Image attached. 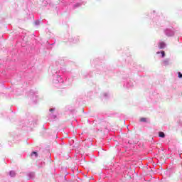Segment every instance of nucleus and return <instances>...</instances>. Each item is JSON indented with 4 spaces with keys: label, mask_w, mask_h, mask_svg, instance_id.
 <instances>
[{
    "label": "nucleus",
    "mask_w": 182,
    "mask_h": 182,
    "mask_svg": "<svg viewBox=\"0 0 182 182\" xmlns=\"http://www.w3.org/2000/svg\"><path fill=\"white\" fill-rule=\"evenodd\" d=\"M159 49H164L166 48V43L160 42L159 45Z\"/></svg>",
    "instance_id": "7ed1b4c3"
},
{
    "label": "nucleus",
    "mask_w": 182,
    "mask_h": 182,
    "mask_svg": "<svg viewBox=\"0 0 182 182\" xmlns=\"http://www.w3.org/2000/svg\"><path fill=\"white\" fill-rule=\"evenodd\" d=\"M127 86V87H132V85L128 84Z\"/></svg>",
    "instance_id": "2eb2a0df"
},
{
    "label": "nucleus",
    "mask_w": 182,
    "mask_h": 182,
    "mask_svg": "<svg viewBox=\"0 0 182 182\" xmlns=\"http://www.w3.org/2000/svg\"><path fill=\"white\" fill-rule=\"evenodd\" d=\"M53 83H63V80L62 79V77L58 75H53Z\"/></svg>",
    "instance_id": "f257e3e1"
},
{
    "label": "nucleus",
    "mask_w": 182,
    "mask_h": 182,
    "mask_svg": "<svg viewBox=\"0 0 182 182\" xmlns=\"http://www.w3.org/2000/svg\"><path fill=\"white\" fill-rule=\"evenodd\" d=\"M159 53H160V52H157V54L159 55Z\"/></svg>",
    "instance_id": "f3484780"
},
{
    "label": "nucleus",
    "mask_w": 182,
    "mask_h": 182,
    "mask_svg": "<svg viewBox=\"0 0 182 182\" xmlns=\"http://www.w3.org/2000/svg\"><path fill=\"white\" fill-rule=\"evenodd\" d=\"M9 176H11V177H15L16 176V173H15V171H11Z\"/></svg>",
    "instance_id": "423d86ee"
},
{
    "label": "nucleus",
    "mask_w": 182,
    "mask_h": 182,
    "mask_svg": "<svg viewBox=\"0 0 182 182\" xmlns=\"http://www.w3.org/2000/svg\"><path fill=\"white\" fill-rule=\"evenodd\" d=\"M31 156H35L36 157H38V153L33 151V152L31 154Z\"/></svg>",
    "instance_id": "1a4fd4ad"
},
{
    "label": "nucleus",
    "mask_w": 182,
    "mask_h": 182,
    "mask_svg": "<svg viewBox=\"0 0 182 182\" xmlns=\"http://www.w3.org/2000/svg\"><path fill=\"white\" fill-rule=\"evenodd\" d=\"M29 178H33L35 177V173L33 172H31L28 173Z\"/></svg>",
    "instance_id": "0eeeda50"
},
{
    "label": "nucleus",
    "mask_w": 182,
    "mask_h": 182,
    "mask_svg": "<svg viewBox=\"0 0 182 182\" xmlns=\"http://www.w3.org/2000/svg\"><path fill=\"white\" fill-rule=\"evenodd\" d=\"M108 95H109V94H107V93L104 94L105 97H107Z\"/></svg>",
    "instance_id": "ddd939ff"
},
{
    "label": "nucleus",
    "mask_w": 182,
    "mask_h": 182,
    "mask_svg": "<svg viewBox=\"0 0 182 182\" xmlns=\"http://www.w3.org/2000/svg\"><path fill=\"white\" fill-rule=\"evenodd\" d=\"M178 76L179 78H181V77H182V74H181V73L178 72Z\"/></svg>",
    "instance_id": "f8f14e48"
},
{
    "label": "nucleus",
    "mask_w": 182,
    "mask_h": 182,
    "mask_svg": "<svg viewBox=\"0 0 182 182\" xmlns=\"http://www.w3.org/2000/svg\"><path fill=\"white\" fill-rule=\"evenodd\" d=\"M55 110V108L50 109V112H53Z\"/></svg>",
    "instance_id": "4468645a"
},
{
    "label": "nucleus",
    "mask_w": 182,
    "mask_h": 182,
    "mask_svg": "<svg viewBox=\"0 0 182 182\" xmlns=\"http://www.w3.org/2000/svg\"><path fill=\"white\" fill-rule=\"evenodd\" d=\"M53 119H56V116L53 115Z\"/></svg>",
    "instance_id": "dca6fc26"
},
{
    "label": "nucleus",
    "mask_w": 182,
    "mask_h": 182,
    "mask_svg": "<svg viewBox=\"0 0 182 182\" xmlns=\"http://www.w3.org/2000/svg\"><path fill=\"white\" fill-rule=\"evenodd\" d=\"M140 122H146V118H141L140 119Z\"/></svg>",
    "instance_id": "9b49d317"
},
{
    "label": "nucleus",
    "mask_w": 182,
    "mask_h": 182,
    "mask_svg": "<svg viewBox=\"0 0 182 182\" xmlns=\"http://www.w3.org/2000/svg\"><path fill=\"white\" fill-rule=\"evenodd\" d=\"M168 63H170V60L169 59H166L163 61V65L164 66L168 65Z\"/></svg>",
    "instance_id": "20e7f679"
},
{
    "label": "nucleus",
    "mask_w": 182,
    "mask_h": 182,
    "mask_svg": "<svg viewBox=\"0 0 182 182\" xmlns=\"http://www.w3.org/2000/svg\"><path fill=\"white\" fill-rule=\"evenodd\" d=\"M165 35H166V36H173L174 31L167 28L165 30Z\"/></svg>",
    "instance_id": "f03ea898"
},
{
    "label": "nucleus",
    "mask_w": 182,
    "mask_h": 182,
    "mask_svg": "<svg viewBox=\"0 0 182 182\" xmlns=\"http://www.w3.org/2000/svg\"><path fill=\"white\" fill-rule=\"evenodd\" d=\"M159 136L160 137H161L162 139H164V137H166V134H165L164 132H159Z\"/></svg>",
    "instance_id": "39448f33"
},
{
    "label": "nucleus",
    "mask_w": 182,
    "mask_h": 182,
    "mask_svg": "<svg viewBox=\"0 0 182 182\" xmlns=\"http://www.w3.org/2000/svg\"><path fill=\"white\" fill-rule=\"evenodd\" d=\"M161 56H162V58H164L165 56H166V53H164V51H161Z\"/></svg>",
    "instance_id": "9d476101"
},
{
    "label": "nucleus",
    "mask_w": 182,
    "mask_h": 182,
    "mask_svg": "<svg viewBox=\"0 0 182 182\" xmlns=\"http://www.w3.org/2000/svg\"><path fill=\"white\" fill-rule=\"evenodd\" d=\"M34 23H35L36 26L41 25V21H38V20H36V21L34 22Z\"/></svg>",
    "instance_id": "6e6552de"
}]
</instances>
